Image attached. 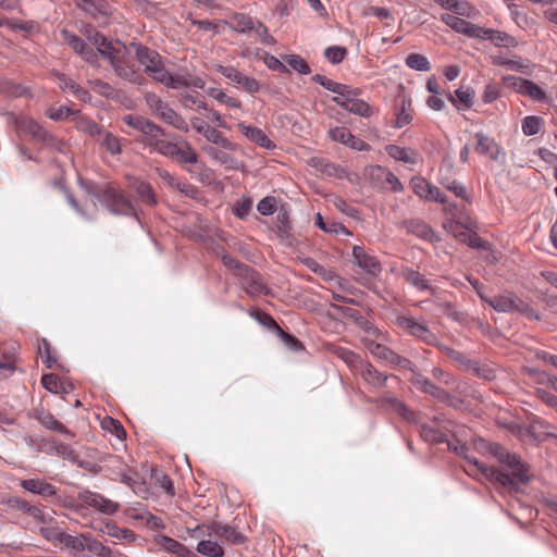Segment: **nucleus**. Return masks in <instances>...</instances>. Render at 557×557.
Instances as JSON below:
<instances>
[{"instance_id":"19","label":"nucleus","mask_w":557,"mask_h":557,"mask_svg":"<svg viewBox=\"0 0 557 557\" xmlns=\"http://www.w3.org/2000/svg\"><path fill=\"white\" fill-rule=\"evenodd\" d=\"M440 348L457 366L463 368L465 370L473 373L474 375H476L479 377H483V379L486 377L485 369L480 368L476 361L468 359L463 352H461L459 350H455L445 345H441Z\"/></svg>"},{"instance_id":"23","label":"nucleus","mask_w":557,"mask_h":557,"mask_svg":"<svg viewBox=\"0 0 557 557\" xmlns=\"http://www.w3.org/2000/svg\"><path fill=\"white\" fill-rule=\"evenodd\" d=\"M474 91L470 87L460 86L454 94H449L448 100L459 110L465 111L473 106Z\"/></svg>"},{"instance_id":"49","label":"nucleus","mask_w":557,"mask_h":557,"mask_svg":"<svg viewBox=\"0 0 557 557\" xmlns=\"http://www.w3.org/2000/svg\"><path fill=\"white\" fill-rule=\"evenodd\" d=\"M543 125V120L539 116H527L522 122V131L525 135H536Z\"/></svg>"},{"instance_id":"54","label":"nucleus","mask_w":557,"mask_h":557,"mask_svg":"<svg viewBox=\"0 0 557 557\" xmlns=\"http://www.w3.org/2000/svg\"><path fill=\"white\" fill-rule=\"evenodd\" d=\"M346 52L345 48L333 46L325 49L324 55L331 63L337 64L344 60Z\"/></svg>"},{"instance_id":"4","label":"nucleus","mask_w":557,"mask_h":557,"mask_svg":"<svg viewBox=\"0 0 557 557\" xmlns=\"http://www.w3.org/2000/svg\"><path fill=\"white\" fill-rule=\"evenodd\" d=\"M152 150L175 160L180 164H196L198 162L197 151L181 136L174 137L173 140H168L164 136H160L158 140L153 143Z\"/></svg>"},{"instance_id":"18","label":"nucleus","mask_w":557,"mask_h":557,"mask_svg":"<svg viewBox=\"0 0 557 557\" xmlns=\"http://www.w3.org/2000/svg\"><path fill=\"white\" fill-rule=\"evenodd\" d=\"M411 187L413 193L421 199L440 203H446L447 201L440 188L432 185L423 177H413L411 180Z\"/></svg>"},{"instance_id":"41","label":"nucleus","mask_w":557,"mask_h":557,"mask_svg":"<svg viewBox=\"0 0 557 557\" xmlns=\"http://www.w3.org/2000/svg\"><path fill=\"white\" fill-rule=\"evenodd\" d=\"M490 42L496 47L512 48L517 46V40L507 33L499 30H490Z\"/></svg>"},{"instance_id":"33","label":"nucleus","mask_w":557,"mask_h":557,"mask_svg":"<svg viewBox=\"0 0 557 557\" xmlns=\"http://www.w3.org/2000/svg\"><path fill=\"white\" fill-rule=\"evenodd\" d=\"M38 532L46 541L53 544H61L65 534V532H63V530L58 525L54 518L50 519V523L40 525Z\"/></svg>"},{"instance_id":"25","label":"nucleus","mask_w":557,"mask_h":557,"mask_svg":"<svg viewBox=\"0 0 557 557\" xmlns=\"http://www.w3.org/2000/svg\"><path fill=\"white\" fill-rule=\"evenodd\" d=\"M387 154L404 163L414 164L419 160V152L416 149L405 148L397 145H388L385 148Z\"/></svg>"},{"instance_id":"51","label":"nucleus","mask_w":557,"mask_h":557,"mask_svg":"<svg viewBox=\"0 0 557 557\" xmlns=\"http://www.w3.org/2000/svg\"><path fill=\"white\" fill-rule=\"evenodd\" d=\"M364 15H373L384 22L386 26H391L394 22L391 12L385 8L370 7L364 11Z\"/></svg>"},{"instance_id":"32","label":"nucleus","mask_w":557,"mask_h":557,"mask_svg":"<svg viewBox=\"0 0 557 557\" xmlns=\"http://www.w3.org/2000/svg\"><path fill=\"white\" fill-rule=\"evenodd\" d=\"M520 304L521 299L511 294L503 295L496 297L494 300H490V306L500 312L517 311V309H520Z\"/></svg>"},{"instance_id":"9","label":"nucleus","mask_w":557,"mask_h":557,"mask_svg":"<svg viewBox=\"0 0 557 557\" xmlns=\"http://www.w3.org/2000/svg\"><path fill=\"white\" fill-rule=\"evenodd\" d=\"M363 344L367 347V349L377 359L384 360L401 369L413 370V364L409 359L399 356L397 352L393 351L388 347L375 343L374 341L369 338H364Z\"/></svg>"},{"instance_id":"60","label":"nucleus","mask_w":557,"mask_h":557,"mask_svg":"<svg viewBox=\"0 0 557 557\" xmlns=\"http://www.w3.org/2000/svg\"><path fill=\"white\" fill-rule=\"evenodd\" d=\"M276 200L274 197H264L257 205V210L262 215H270L275 211Z\"/></svg>"},{"instance_id":"55","label":"nucleus","mask_w":557,"mask_h":557,"mask_svg":"<svg viewBox=\"0 0 557 557\" xmlns=\"http://www.w3.org/2000/svg\"><path fill=\"white\" fill-rule=\"evenodd\" d=\"M46 114L51 119V120H54V121H62L66 117H69L70 115L72 114H75L74 111H72L70 108L67 107H52V108H49L46 112Z\"/></svg>"},{"instance_id":"58","label":"nucleus","mask_w":557,"mask_h":557,"mask_svg":"<svg viewBox=\"0 0 557 557\" xmlns=\"http://www.w3.org/2000/svg\"><path fill=\"white\" fill-rule=\"evenodd\" d=\"M27 516L34 519V521L38 524V528L40 525L50 523V519L53 518L51 515L44 512L40 508L35 506L30 507V510H28Z\"/></svg>"},{"instance_id":"6","label":"nucleus","mask_w":557,"mask_h":557,"mask_svg":"<svg viewBox=\"0 0 557 557\" xmlns=\"http://www.w3.org/2000/svg\"><path fill=\"white\" fill-rule=\"evenodd\" d=\"M444 228L455 238L467 243L470 247H481L482 239L478 236L475 227L466 214L450 218L444 222Z\"/></svg>"},{"instance_id":"38","label":"nucleus","mask_w":557,"mask_h":557,"mask_svg":"<svg viewBox=\"0 0 557 557\" xmlns=\"http://www.w3.org/2000/svg\"><path fill=\"white\" fill-rule=\"evenodd\" d=\"M88 537L89 536H87L86 534L73 536V535L65 533L62 539L61 545L74 550L75 553H81L86 549V544H87Z\"/></svg>"},{"instance_id":"52","label":"nucleus","mask_w":557,"mask_h":557,"mask_svg":"<svg viewBox=\"0 0 557 557\" xmlns=\"http://www.w3.org/2000/svg\"><path fill=\"white\" fill-rule=\"evenodd\" d=\"M490 159H493L495 165L490 166L492 170H504L505 164V153L500 151L499 147L496 144L490 143Z\"/></svg>"},{"instance_id":"45","label":"nucleus","mask_w":557,"mask_h":557,"mask_svg":"<svg viewBox=\"0 0 557 557\" xmlns=\"http://www.w3.org/2000/svg\"><path fill=\"white\" fill-rule=\"evenodd\" d=\"M97 140L112 154L121 152L120 141L112 134L102 131V135H99Z\"/></svg>"},{"instance_id":"26","label":"nucleus","mask_w":557,"mask_h":557,"mask_svg":"<svg viewBox=\"0 0 557 557\" xmlns=\"http://www.w3.org/2000/svg\"><path fill=\"white\" fill-rule=\"evenodd\" d=\"M61 37L63 42L67 44L75 52L81 53L86 61H92L91 58L94 57V52L91 49L86 48L82 38L66 29L61 32Z\"/></svg>"},{"instance_id":"30","label":"nucleus","mask_w":557,"mask_h":557,"mask_svg":"<svg viewBox=\"0 0 557 557\" xmlns=\"http://www.w3.org/2000/svg\"><path fill=\"white\" fill-rule=\"evenodd\" d=\"M21 485L28 492L46 497L53 496L55 494L54 486L40 479L23 480Z\"/></svg>"},{"instance_id":"7","label":"nucleus","mask_w":557,"mask_h":557,"mask_svg":"<svg viewBox=\"0 0 557 557\" xmlns=\"http://www.w3.org/2000/svg\"><path fill=\"white\" fill-rule=\"evenodd\" d=\"M123 122L140 132L144 136V144L151 149L153 143L157 141L160 136H165L163 128L141 115L126 114L123 116Z\"/></svg>"},{"instance_id":"31","label":"nucleus","mask_w":557,"mask_h":557,"mask_svg":"<svg viewBox=\"0 0 557 557\" xmlns=\"http://www.w3.org/2000/svg\"><path fill=\"white\" fill-rule=\"evenodd\" d=\"M414 386L423 393L430 394L440 400H446L448 395L445 391L436 387L429 379L417 374L413 377Z\"/></svg>"},{"instance_id":"1","label":"nucleus","mask_w":557,"mask_h":557,"mask_svg":"<svg viewBox=\"0 0 557 557\" xmlns=\"http://www.w3.org/2000/svg\"><path fill=\"white\" fill-rule=\"evenodd\" d=\"M131 49L144 67L145 73L165 87L172 89L188 87L201 89L205 87V81L201 77L191 75L187 71H180L176 74L166 71L162 58L158 52L136 42L131 44Z\"/></svg>"},{"instance_id":"16","label":"nucleus","mask_w":557,"mask_h":557,"mask_svg":"<svg viewBox=\"0 0 557 557\" xmlns=\"http://www.w3.org/2000/svg\"><path fill=\"white\" fill-rule=\"evenodd\" d=\"M201 150L211 160L227 170H238L240 168V162L233 156L236 149H223L219 146L205 145Z\"/></svg>"},{"instance_id":"34","label":"nucleus","mask_w":557,"mask_h":557,"mask_svg":"<svg viewBox=\"0 0 557 557\" xmlns=\"http://www.w3.org/2000/svg\"><path fill=\"white\" fill-rule=\"evenodd\" d=\"M211 146H219L223 149H237V145L228 140L220 131L210 126L209 128L203 129L202 135Z\"/></svg>"},{"instance_id":"62","label":"nucleus","mask_w":557,"mask_h":557,"mask_svg":"<svg viewBox=\"0 0 557 557\" xmlns=\"http://www.w3.org/2000/svg\"><path fill=\"white\" fill-rule=\"evenodd\" d=\"M288 65L300 74L310 73V67L299 55H290L287 60Z\"/></svg>"},{"instance_id":"64","label":"nucleus","mask_w":557,"mask_h":557,"mask_svg":"<svg viewBox=\"0 0 557 557\" xmlns=\"http://www.w3.org/2000/svg\"><path fill=\"white\" fill-rule=\"evenodd\" d=\"M453 14L457 16H466V17H472L476 14V11L469 5L467 2L457 1L454 10L451 11Z\"/></svg>"},{"instance_id":"3","label":"nucleus","mask_w":557,"mask_h":557,"mask_svg":"<svg viewBox=\"0 0 557 557\" xmlns=\"http://www.w3.org/2000/svg\"><path fill=\"white\" fill-rule=\"evenodd\" d=\"M97 51L108 59L115 73L123 79L135 83L139 77L134 65L128 63V54L133 52L131 46L127 48L123 42L109 41L106 37L96 34L94 38Z\"/></svg>"},{"instance_id":"36","label":"nucleus","mask_w":557,"mask_h":557,"mask_svg":"<svg viewBox=\"0 0 557 557\" xmlns=\"http://www.w3.org/2000/svg\"><path fill=\"white\" fill-rule=\"evenodd\" d=\"M396 120L394 126L401 128L412 121L411 102L403 100L401 104L396 109Z\"/></svg>"},{"instance_id":"29","label":"nucleus","mask_w":557,"mask_h":557,"mask_svg":"<svg viewBox=\"0 0 557 557\" xmlns=\"http://www.w3.org/2000/svg\"><path fill=\"white\" fill-rule=\"evenodd\" d=\"M339 99L343 101H337V104L350 113L364 117L370 116L372 113L370 106L366 101L356 98V96L351 99Z\"/></svg>"},{"instance_id":"63","label":"nucleus","mask_w":557,"mask_h":557,"mask_svg":"<svg viewBox=\"0 0 557 557\" xmlns=\"http://www.w3.org/2000/svg\"><path fill=\"white\" fill-rule=\"evenodd\" d=\"M38 352L44 359V363L48 369H51L53 364L55 363V359L52 358L51 351H50V344L42 339L41 345L38 346Z\"/></svg>"},{"instance_id":"37","label":"nucleus","mask_w":557,"mask_h":557,"mask_svg":"<svg viewBox=\"0 0 557 557\" xmlns=\"http://www.w3.org/2000/svg\"><path fill=\"white\" fill-rule=\"evenodd\" d=\"M228 25L232 29L238 33H246L253 30L256 24L251 17L245 14H235L231 17Z\"/></svg>"},{"instance_id":"8","label":"nucleus","mask_w":557,"mask_h":557,"mask_svg":"<svg viewBox=\"0 0 557 557\" xmlns=\"http://www.w3.org/2000/svg\"><path fill=\"white\" fill-rule=\"evenodd\" d=\"M103 205L113 214L129 215L135 214V210L131 201L124 196L122 190L112 186H107L102 193L101 199Z\"/></svg>"},{"instance_id":"59","label":"nucleus","mask_w":557,"mask_h":557,"mask_svg":"<svg viewBox=\"0 0 557 557\" xmlns=\"http://www.w3.org/2000/svg\"><path fill=\"white\" fill-rule=\"evenodd\" d=\"M406 281L419 289H428L429 285L426 280L417 271H408L406 274Z\"/></svg>"},{"instance_id":"39","label":"nucleus","mask_w":557,"mask_h":557,"mask_svg":"<svg viewBox=\"0 0 557 557\" xmlns=\"http://www.w3.org/2000/svg\"><path fill=\"white\" fill-rule=\"evenodd\" d=\"M315 225L330 234H344L346 236L350 235V232L344 225L332 221L325 222L320 213L315 214Z\"/></svg>"},{"instance_id":"11","label":"nucleus","mask_w":557,"mask_h":557,"mask_svg":"<svg viewBox=\"0 0 557 557\" xmlns=\"http://www.w3.org/2000/svg\"><path fill=\"white\" fill-rule=\"evenodd\" d=\"M5 116L8 123L14 125L18 133L29 135L38 141H45L47 139V132L29 116L15 115L14 113H7Z\"/></svg>"},{"instance_id":"57","label":"nucleus","mask_w":557,"mask_h":557,"mask_svg":"<svg viewBox=\"0 0 557 557\" xmlns=\"http://www.w3.org/2000/svg\"><path fill=\"white\" fill-rule=\"evenodd\" d=\"M467 472L471 475L486 476V468L483 463L479 462L475 457L467 456Z\"/></svg>"},{"instance_id":"53","label":"nucleus","mask_w":557,"mask_h":557,"mask_svg":"<svg viewBox=\"0 0 557 557\" xmlns=\"http://www.w3.org/2000/svg\"><path fill=\"white\" fill-rule=\"evenodd\" d=\"M216 71L222 74L225 78L230 79L231 82L239 85L242 82V78L244 77V74L240 73L237 69L234 66H224V65H218Z\"/></svg>"},{"instance_id":"5","label":"nucleus","mask_w":557,"mask_h":557,"mask_svg":"<svg viewBox=\"0 0 557 557\" xmlns=\"http://www.w3.org/2000/svg\"><path fill=\"white\" fill-rule=\"evenodd\" d=\"M145 100L150 111L164 123L174 128L187 133L189 131L185 119L175 112L166 102L161 100L156 94L147 92Z\"/></svg>"},{"instance_id":"44","label":"nucleus","mask_w":557,"mask_h":557,"mask_svg":"<svg viewBox=\"0 0 557 557\" xmlns=\"http://www.w3.org/2000/svg\"><path fill=\"white\" fill-rule=\"evenodd\" d=\"M406 65L412 70L428 72L431 70L429 60L419 53H411L406 58Z\"/></svg>"},{"instance_id":"13","label":"nucleus","mask_w":557,"mask_h":557,"mask_svg":"<svg viewBox=\"0 0 557 557\" xmlns=\"http://www.w3.org/2000/svg\"><path fill=\"white\" fill-rule=\"evenodd\" d=\"M396 324L408 334L420 338L428 344H433L436 339L435 335L430 331L426 324L419 322L411 317L399 315L396 319Z\"/></svg>"},{"instance_id":"43","label":"nucleus","mask_w":557,"mask_h":557,"mask_svg":"<svg viewBox=\"0 0 557 557\" xmlns=\"http://www.w3.org/2000/svg\"><path fill=\"white\" fill-rule=\"evenodd\" d=\"M332 352L336 355L338 358H341L347 366H349L352 369H357L358 366H360L362 362L355 352L344 347H333Z\"/></svg>"},{"instance_id":"46","label":"nucleus","mask_w":557,"mask_h":557,"mask_svg":"<svg viewBox=\"0 0 557 557\" xmlns=\"http://www.w3.org/2000/svg\"><path fill=\"white\" fill-rule=\"evenodd\" d=\"M41 384L47 391L53 394H61L65 391L60 379L52 373L42 375Z\"/></svg>"},{"instance_id":"27","label":"nucleus","mask_w":557,"mask_h":557,"mask_svg":"<svg viewBox=\"0 0 557 557\" xmlns=\"http://www.w3.org/2000/svg\"><path fill=\"white\" fill-rule=\"evenodd\" d=\"M154 542L160 548L177 557H186L190 554L186 546L170 536L158 535L154 537Z\"/></svg>"},{"instance_id":"28","label":"nucleus","mask_w":557,"mask_h":557,"mask_svg":"<svg viewBox=\"0 0 557 557\" xmlns=\"http://www.w3.org/2000/svg\"><path fill=\"white\" fill-rule=\"evenodd\" d=\"M360 375L362 379L374 387H382L385 385L388 376L377 371L372 364H360Z\"/></svg>"},{"instance_id":"2","label":"nucleus","mask_w":557,"mask_h":557,"mask_svg":"<svg viewBox=\"0 0 557 557\" xmlns=\"http://www.w3.org/2000/svg\"><path fill=\"white\" fill-rule=\"evenodd\" d=\"M490 456L500 465L499 470L490 467V480L493 478L505 492L518 493L530 479V468L516 455L499 444H490Z\"/></svg>"},{"instance_id":"14","label":"nucleus","mask_w":557,"mask_h":557,"mask_svg":"<svg viewBox=\"0 0 557 557\" xmlns=\"http://www.w3.org/2000/svg\"><path fill=\"white\" fill-rule=\"evenodd\" d=\"M505 86L513 88L519 94L530 97L533 100H545V91L535 83L516 76L504 77Z\"/></svg>"},{"instance_id":"12","label":"nucleus","mask_w":557,"mask_h":557,"mask_svg":"<svg viewBox=\"0 0 557 557\" xmlns=\"http://www.w3.org/2000/svg\"><path fill=\"white\" fill-rule=\"evenodd\" d=\"M441 20L455 32L463 34L468 37L484 38L487 34L486 29L479 27L466 21L461 16H457L453 13L442 14Z\"/></svg>"},{"instance_id":"24","label":"nucleus","mask_w":557,"mask_h":557,"mask_svg":"<svg viewBox=\"0 0 557 557\" xmlns=\"http://www.w3.org/2000/svg\"><path fill=\"white\" fill-rule=\"evenodd\" d=\"M237 128L245 135L249 140L259 145L262 148L270 149L274 147L273 143L269 139V137L263 133L262 129L246 125L244 123H238Z\"/></svg>"},{"instance_id":"42","label":"nucleus","mask_w":557,"mask_h":557,"mask_svg":"<svg viewBox=\"0 0 557 557\" xmlns=\"http://www.w3.org/2000/svg\"><path fill=\"white\" fill-rule=\"evenodd\" d=\"M207 92L210 97L215 99L218 102L223 103L230 108H234V109L242 108V103L239 100L227 96L222 89L209 88Z\"/></svg>"},{"instance_id":"17","label":"nucleus","mask_w":557,"mask_h":557,"mask_svg":"<svg viewBox=\"0 0 557 557\" xmlns=\"http://www.w3.org/2000/svg\"><path fill=\"white\" fill-rule=\"evenodd\" d=\"M207 536H214L231 544H243L246 540L245 535L242 532H239L235 527L230 524L212 522L207 525Z\"/></svg>"},{"instance_id":"21","label":"nucleus","mask_w":557,"mask_h":557,"mask_svg":"<svg viewBox=\"0 0 557 557\" xmlns=\"http://www.w3.org/2000/svg\"><path fill=\"white\" fill-rule=\"evenodd\" d=\"M451 166H443L440 170V184L447 190L451 191L457 198L470 201L467 188L457 180L450 176Z\"/></svg>"},{"instance_id":"50","label":"nucleus","mask_w":557,"mask_h":557,"mask_svg":"<svg viewBox=\"0 0 557 557\" xmlns=\"http://www.w3.org/2000/svg\"><path fill=\"white\" fill-rule=\"evenodd\" d=\"M86 549L92 553L96 557H113L112 550L109 547L90 537H88Z\"/></svg>"},{"instance_id":"61","label":"nucleus","mask_w":557,"mask_h":557,"mask_svg":"<svg viewBox=\"0 0 557 557\" xmlns=\"http://www.w3.org/2000/svg\"><path fill=\"white\" fill-rule=\"evenodd\" d=\"M277 335L290 350L298 351L304 349L302 344L295 336L286 333L285 331L278 330Z\"/></svg>"},{"instance_id":"35","label":"nucleus","mask_w":557,"mask_h":557,"mask_svg":"<svg viewBox=\"0 0 557 557\" xmlns=\"http://www.w3.org/2000/svg\"><path fill=\"white\" fill-rule=\"evenodd\" d=\"M196 550L206 557H223L224 548L216 541L212 540V536L202 540L198 543Z\"/></svg>"},{"instance_id":"40","label":"nucleus","mask_w":557,"mask_h":557,"mask_svg":"<svg viewBox=\"0 0 557 557\" xmlns=\"http://www.w3.org/2000/svg\"><path fill=\"white\" fill-rule=\"evenodd\" d=\"M132 187L137 191V194L140 196L143 201L150 206L157 205V199L154 197V194L152 191V188L150 184L136 180L134 184H132Z\"/></svg>"},{"instance_id":"48","label":"nucleus","mask_w":557,"mask_h":557,"mask_svg":"<svg viewBox=\"0 0 557 557\" xmlns=\"http://www.w3.org/2000/svg\"><path fill=\"white\" fill-rule=\"evenodd\" d=\"M76 124L81 131L89 134L90 136L95 137L96 139L98 138L99 135H102V131L99 128V126L95 122H92L91 120H89L87 117L78 116L76 119Z\"/></svg>"},{"instance_id":"56","label":"nucleus","mask_w":557,"mask_h":557,"mask_svg":"<svg viewBox=\"0 0 557 557\" xmlns=\"http://www.w3.org/2000/svg\"><path fill=\"white\" fill-rule=\"evenodd\" d=\"M410 230L421 238L431 239L433 237L432 228L423 222H411Z\"/></svg>"},{"instance_id":"47","label":"nucleus","mask_w":557,"mask_h":557,"mask_svg":"<svg viewBox=\"0 0 557 557\" xmlns=\"http://www.w3.org/2000/svg\"><path fill=\"white\" fill-rule=\"evenodd\" d=\"M374 170L384 178L393 191L400 193L404 190V185L393 172L381 166H377Z\"/></svg>"},{"instance_id":"15","label":"nucleus","mask_w":557,"mask_h":557,"mask_svg":"<svg viewBox=\"0 0 557 557\" xmlns=\"http://www.w3.org/2000/svg\"><path fill=\"white\" fill-rule=\"evenodd\" d=\"M354 262L362 269L369 276L377 277L382 271V267L377 258L367 251L361 246H354L352 248Z\"/></svg>"},{"instance_id":"22","label":"nucleus","mask_w":557,"mask_h":557,"mask_svg":"<svg viewBox=\"0 0 557 557\" xmlns=\"http://www.w3.org/2000/svg\"><path fill=\"white\" fill-rule=\"evenodd\" d=\"M330 137L337 143L344 144L345 146H348L356 150H366L368 145L354 136L350 131L346 127H335L330 129L329 132Z\"/></svg>"},{"instance_id":"20","label":"nucleus","mask_w":557,"mask_h":557,"mask_svg":"<svg viewBox=\"0 0 557 557\" xmlns=\"http://www.w3.org/2000/svg\"><path fill=\"white\" fill-rule=\"evenodd\" d=\"M496 423L529 444H537L542 440L541 435L536 432L535 425L523 428L513 420L507 421L506 419H497Z\"/></svg>"},{"instance_id":"10","label":"nucleus","mask_w":557,"mask_h":557,"mask_svg":"<svg viewBox=\"0 0 557 557\" xmlns=\"http://www.w3.org/2000/svg\"><path fill=\"white\" fill-rule=\"evenodd\" d=\"M77 498L83 505L103 515H113L120 508L119 503L88 490L79 492Z\"/></svg>"}]
</instances>
